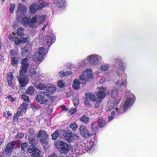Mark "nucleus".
<instances>
[{
    "label": "nucleus",
    "instance_id": "obj_1",
    "mask_svg": "<svg viewBox=\"0 0 157 157\" xmlns=\"http://www.w3.org/2000/svg\"><path fill=\"white\" fill-rule=\"evenodd\" d=\"M125 96L127 97L124 104L121 105L119 109L117 105L119 103L121 100V98L115 101L113 104L111 105L110 107H107L106 110L107 112L109 111L112 109H115L118 114L120 115L125 112L130 106L135 101V97L129 90H126L125 93Z\"/></svg>",
    "mask_w": 157,
    "mask_h": 157
},
{
    "label": "nucleus",
    "instance_id": "obj_2",
    "mask_svg": "<svg viewBox=\"0 0 157 157\" xmlns=\"http://www.w3.org/2000/svg\"><path fill=\"white\" fill-rule=\"evenodd\" d=\"M21 64V68L20 71L18 81L21 86L24 87L29 82L28 77L25 75V74L27 73V69L29 66L27 59L25 58L22 59Z\"/></svg>",
    "mask_w": 157,
    "mask_h": 157
},
{
    "label": "nucleus",
    "instance_id": "obj_3",
    "mask_svg": "<svg viewBox=\"0 0 157 157\" xmlns=\"http://www.w3.org/2000/svg\"><path fill=\"white\" fill-rule=\"evenodd\" d=\"M101 57L98 55H90L87 57L86 59L78 63V65L79 68L83 67L85 64L86 63L87 60L91 64L96 65L98 63L99 61H101Z\"/></svg>",
    "mask_w": 157,
    "mask_h": 157
},
{
    "label": "nucleus",
    "instance_id": "obj_4",
    "mask_svg": "<svg viewBox=\"0 0 157 157\" xmlns=\"http://www.w3.org/2000/svg\"><path fill=\"white\" fill-rule=\"evenodd\" d=\"M55 145L61 154H66L71 148L70 145L63 141L56 143L55 144Z\"/></svg>",
    "mask_w": 157,
    "mask_h": 157
},
{
    "label": "nucleus",
    "instance_id": "obj_5",
    "mask_svg": "<svg viewBox=\"0 0 157 157\" xmlns=\"http://www.w3.org/2000/svg\"><path fill=\"white\" fill-rule=\"evenodd\" d=\"M92 71L90 68L86 69L83 71L82 75L79 76V78L81 80L82 83L84 84L87 81L90 80L92 77Z\"/></svg>",
    "mask_w": 157,
    "mask_h": 157
},
{
    "label": "nucleus",
    "instance_id": "obj_6",
    "mask_svg": "<svg viewBox=\"0 0 157 157\" xmlns=\"http://www.w3.org/2000/svg\"><path fill=\"white\" fill-rule=\"evenodd\" d=\"M38 3L39 5L33 3L30 6L29 10L31 13H35L37 10H41L47 4V3L44 2L42 0H39Z\"/></svg>",
    "mask_w": 157,
    "mask_h": 157
},
{
    "label": "nucleus",
    "instance_id": "obj_7",
    "mask_svg": "<svg viewBox=\"0 0 157 157\" xmlns=\"http://www.w3.org/2000/svg\"><path fill=\"white\" fill-rule=\"evenodd\" d=\"M38 51V52H36L34 54L33 58L34 61L40 63L43 60V58L45 55V51L43 47L40 48Z\"/></svg>",
    "mask_w": 157,
    "mask_h": 157
},
{
    "label": "nucleus",
    "instance_id": "obj_8",
    "mask_svg": "<svg viewBox=\"0 0 157 157\" xmlns=\"http://www.w3.org/2000/svg\"><path fill=\"white\" fill-rule=\"evenodd\" d=\"M37 137L40 138V141L42 143L44 148L45 150L48 147V144L47 140L48 138V135L46 134L45 131H40L38 134Z\"/></svg>",
    "mask_w": 157,
    "mask_h": 157
},
{
    "label": "nucleus",
    "instance_id": "obj_9",
    "mask_svg": "<svg viewBox=\"0 0 157 157\" xmlns=\"http://www.w3.org/2000/svg\"><path fill=\"white\" fill-rule=\"evenodd\" d=\"M27 8L22 4H19L17 12V20H20V18L24 16L26 12Z\"/></svg>",
    "mask_w": 157,
    "mask_h": 157
},
{
    "label": "nucleus",
    "instance_id": "obj_10",
    "mask_svg": "<svg viewBox=\"0 0 157 157\" xmlns=\"http://www.w3.org/2000/svg\"><path fill=\"white\" fill-rule=\"evenodd\" d=\"M79 132L82 136L85 138H88L92 136L86 127L84 125H81L79 128Z\"/></svg>",
    "mask_w": 157,
    "mask_h": 157
},
{
    "label": "nucleus",
    "instance_id": "obj_11",
    "mask_svg": "<svg viewBox=\"0 0 157 157\" xmlns=\"http://www.w3.org/2000/svg\"><path fill=\"white\" fill-rule=\"evenodd\" d=\"M28 152L33 157H41L40 155V152L35 146L32 145L28 149Z\"/></svg>",
    "mask_w": 157,
    "mask_h": 157
},
{
    "label": "nucleus",
    "instance_id": "obj_12",
    "mask_svg": "<svg viewBox=\"0 0 157 157\" xmlns=\"http://www.w3.org/2000/svg\"><path fill=\"white\" fill-rule=\"evenodd\" d=\"M56 97V86L53 84H50V101H52Z\"/></svg>",
    "mask_w": 157,
    "mask_h": 157
},
{
    "label": "nucleus",
    "instance_id": "obj_13",
    "mask_svg": "<svg viewBox=\"0 0 157 157\" xmlns=\"http://www.w3.org/2000/svg\"><path fill=\"white\" fill-rule=\"evenodd\" d=\"M86 150L89 153H91L95 149L96 144L93 141L87 142L86 145Z\"/></svg>",
    "mask_w": 157,
    "mask_h": 157
},
{
    "label": "nucleus",
    "instance_id": "obj_14",
    "mask_svg": "<svg viewBox=\"0 0 157 157\" xmlns=\"http://www.w3.org/2000/svg\"><path fill=\"white\" fill-rule=\"evenodd\" d=\"M98 90H101L98 91L97 94L98 97V98H100L102 100L104 98L106 95V94L104 92L105 88L102 86H100L97 87Z\"/></svg>",
    "mask_w": 157,
    "mask_h": 157
},
{
    "label": "nucleus",
    "instance_id": "obj_15",
    "mask_svg": "<svg viewBox=\"0 0 157 157\" xmlns=\"http://www.w3.org/2000/svg\"><path fill=\"white\" fill-rule=\"evenodd\" d=\"M13 76L12 73H10L7 74L6 79L9 86L12 88H13L14 86L13 82Z\"/></svg>",
    "mask_w": 157,
    "mask_h": 157
},
{
    "label": "nucleus",
    "instance_id": "obj_16",
    "mask_svg": "<svg viewBox=\"0 0 157 157\" xmlns=\"http://www.w3.org/2000/svg\"><path fill=\"white\" fill-rule=\"evenodd\" d=\"M36 99V101L40 104H44L47 101L45 96L40 95H37Z\"/></svg>",
    "mask_w": 157,
    "mask_h": 157
},
{
    "label": "nucleus",
    "instance_id": "obj_17",
    "mask_svg": "<svg viewBox=\"0 0 157 157\" xmlns=\"http://www.w3.org/2000/svg\"><path fill=\"white\" fill-rule=\"evenodd\" d=\"M31 45L30 44H27L22 49L21 54L22 56H25L31 51Z\"/></svg>",
    "mask_w": 157,
    "mask_h": 157
},
{
    "label": "nucleus",
    "instance_id": "obj_18",
    "mask_svg": "<svg viewBox=\"0 0 157 157\" xmlns=\"http://www.w3.org/2000/svg\"><path fill=\"white\" fill-rule=\"evenodd\" d=\"M21 17L20 18V20L18 21H20L22 19L21 22L24 25L26 26H28L31 28V25H32L31 24V23L30 21V18L26 17L22 18Z\"/></svg>",
    "mask_w": 157,
    "mask_h": 157
},
{
    "label": "nucleus",
    "instance_id": "obj_19",
    "mask_svg": "<svg viewBox=\"0 0 157 157\" xmlns=\"http://www.w3.org/2000/svg\"><path fill=\"white\" fill-rule=\"evenodd\" d=\"M40 17V16L38 15H36L33 16L31 20V24L33 25H31V28H34L36 27L35 24L37 23H39L38 18Z\"/></svg>",
    "mask_w": 157,
    "mask_h": 157
},
{
    "label": "nucleus",
    "instance_id": "obj_20",
    "mask_svg": "<svg viewBox=\"0 0 157 157\" xmlns=\"http://www.w3.org/2000/svg\"><path fill=\"white\" fill-rule=\"evenodd\" d=\"M54 3L57 7L62 8L65 6V0H54Z\"/></svg>",
    "mask_w": 157,
    "mask_h": 157
},
{
    "label": "nucleus",
    "instance_id": "obj_21",
    "mask_svg": "<svg viewBox=\"0 0 157 157\" xmlns=\"http://www.w3.org/2000/svg\"><path fill=\"white\" fill-rule=\"evenodd\" d=\"M15 141H12L11 143L8 144L5 149L6 152L10 153L12 150L13 147L15 146Z\"/></svg>",
    "mask_w": 157,
    "mask_h": 157
},
{
    "label": "nucleus",
    "instance_id": "obj_22",
    "mask_svg": "<svg viewBox=\"0 0 157 157\" xmlns=\"http://www.w3.org/2000/svg\"><path fill=\"white\" fill-rule=\"evenodd\" d=\"M29 76L33 79H35L38 76V74L34 69H31L29 71Z\"/></svg>",
    "mask_w": 157,
    "mask_h": 157
},
{
    "label": "nucleus",
    "instance_id": "obj_23",
    "mask_svg": "<svg viewBox=\"0 0 157 157\" xmlns=\"http://www.w3.org/2000/svg\"><path fill=\"white\" fill-rule=\"evenodd\" d=\"M119 94V91L116 88L112 89L111 91V96L112 98H116Z\"/></svg>",
    "mask_w": 157,
    "mask_h": 157
},
{
    "label": "nucleus",
    "instance_id": "obj_24",
    "mask_svg": "<svg viewBox=\"0 0 157 157\" xmlns=\"http://www.w3.org/2000/svg\"><path fill=\"white\" fill-rule=\"evenodd\" d=\"M115 85L120 86H126L127 84L126 80H117L115 82Z\"/></svg>",
    "mask_w": 157,
    "mask_h": 157
},
{
    "label": "nucleus",
    "instance_id": "obj_25",
    "mask_svg": "<svg viewBox=\"0 0 157 157\" xmlns=\"http://www.w3.org/2000/svg\"><path fill=\"white\" fill-rule=\"evenodd\" d=\"M27 107L28 105L26 103H23L18 108V110L19 112L21 113L22 111L25 112L26 111Z\"/></svg>",
    "mask_w": 157,
    "mask_h": 157
},
{
    "label": "nucleus",
    "instance_id": "obj_26",
    "mask_svg": "<svg viewBox=\"0 0 157 157\" xmlns=\"http://www.w3.org/2000/svg\"><path fill=\"white\" fill-rule=\"evenodd\" d=\"M56 40V36L51 30L50 31V46L55 42Z\"/></svg>",
    "mask_w": 157,
    "mask_h": 157
},
{
    "label": "nucleus",
    "instance_id": "obj_27",
    "mask_svg": "<svg viewBox=\"0 0 157 157\" xmlns=\"http://www.w3.org/2000/svg\"><path fill=\"white\" fill-rule=\"evenodd\" d=\"M80 82L78 79H75L73 81V84L72 86L73 88L76 90L78 89L80 87Z\"/></svg>",
    "mask_w": 157,
    "mask_h": 157
},
{
    "label": "nucleus",
    "instance_id": "obj_28",
    "mask_svg": "<svg viewBox=\"0 0 157 157\" xmlns=\"http://www.w3.org/2000/svg\"><path fill=\"white\" fill-rule=\"evenodd\" d=\"M98 122L99 127L101 128L104 127L106 124V122L102 117H100L98 120Z\"/></svg>",
    "mask_w": 157,
    "mask_h": 157
},
{
    "label": "nucleus",
    "instance_id": "obj_29",
    "mask_svg": "<svg viewBox=\"0 0 157 157\" xmlns=\"http://www.w3.org/2000/svg\"><path fill=\"white\" fill-rule=\"evenodd\" d=\"M75 139L74 135L70 133H68L66 135V139L67 141L69 142L73 141Z\"/></svg>",
    "mask_w": 157,
    "mask_h": 157
},
{
    "label": "nucleus",
    "instance_id": "obj_30",
    "mask_svg": "<svg viewBox=\"0 0 157 157\" xmlns=\"http://www.w3.org/2000/svg\"><path fill=\"white\" fill-rule=\"evenodd\" d=\"M35 89L33 86H30L26 90V93L27 94L31 95L33 94Z\"/></svg>",
    "mask_w": 157,
    "mask_h": 157
},
{
    "label": "nucleus",
    "instance_id": "obj_31",
    "mask_svg": "<svg viewBox=\"0 0 157 157\" xmlns=\"http://www.w3.org/2000/svg\"><path fill=\"white\" fill-rule=\"evenodd\" d=\"M89 118L86 117L85 115H83L79 119L80 121L82 122L85 124H87L89 121Z\"/></svg>",
    "mask_w": 157,
    "mask_h": 157
},
{
    "label": "nucleus",
    "instance_id": "obj_32",
    "mask_svg": "<svg viewBox=\"0 0 157 157\" xmlns=\"http://www.w3.org/2000/svg\"><path fill=\"white\" fill-rule=\"evenodd\" d=\"M89 99L92 101H96L97 99L96 96L93 93H90L88 95Z\"/></svg>",
    "mask_w": 157,
    "mask_h": 157
},
{
    "label": "nucleus",
    "instance_id": "obj_33",
    "mask_svg": "<svg viewBox=\"0 0 157 157\" xmlns=\"http://www.w3.org/2000/svg\"><path fill=\"white\" fill-rule=\"evenodd\" d=\"M72 74L71 72H63L60 71L59 72V75L61 77H63L64 76H67L69 75H71Z\"/></svg>",
    "mask_w": 157,
    "mask_h": 157
},
{
    "label": "nucleus",
    "instance_id": "obj_34",
    "mask_svg": "<svg viewBox=\"0 0 157 157\" xmlns=\"http://www.w3.org/2000/svg\"><path fill=\"white\" fill-rule=\"evenodd\" d=\"M109 66L107 64H103L101 65L100 67V69L102 71H106L108 70Z\"/></svg>",
    "mask_w": 157,
    "mask_h": 157
},
{
    "label": "nucleus",
    "instance_id": "obj_35",
    "mask_svg": "<svg viewBox=\"0 0 157 157\" xmlns=\"http://www.w3.org/2000/svg\"><path fill=\"white\" fill-rule=\"evenodd\" d=\"M115 63L116 64H118L119 66L121 67L122 70L124 69L123 67V64L122 63L121 60L119 59H116L115 60Z\"/></svg>",
    "mask_w": 157,
    "mask_h": 157
},
{
    "label": "nucleus",
    "instance_id": "obj_36",
    "mask_svg": "<svg viewBox=\"0 0 157 157\" xmlns=\"http://www.w3.org/2000/svg\"><path fill=\"white\" fill-rule=\"evenodd\" d=\"M95 122H93L91 125L94 134H95L98 131V128L95 125Z\"/></svg>",
    "mask_w": 157,
    "mask_h": 157
},
{
    "label": "nucleus",
    "instance_id": "obj_37",
    "mask_svg": "<svg viewBox=\"0 0 157 157\" xmlns=\"http://www.w3.org/2000/svg\"><path fill=\"white\" fill-rule=\"evenodd\" d=\"M46 18V15L40 16V17L38 18L39 24H41L45 20Z\"/></svg>",
    "mask_w": 157,
    "mask_h": 157
},
{
    "label": "nucleus",
    "instance_id": "obj_38",
    "mask_svg": "<svg viewBox=\"0 0 157 157\" xmlns=\"http://www.w3.org/2000/svg\"><path fill=\"white\" fill-rule=\"evenodd\" d=\"M102 101V100L100 98H97V99L94 104V107L98 109L99 108Z\"/></svg>",
    "mask_w": 157,
    "mask_h": 157
},
{
    "label": "nucleus",
    "instance_id": "obj_39",
    "mask_svg": "<svg viewBox=\"0 0 157 157\" xmlns=\"http://www.w3.org/2000/svg\"><path fill=\"white\" fill-rule=\"evenodd\" d=\"M17 33L18 35L22 36L23 35V29L21 27L19 28L17 30Z\"/></svg>",
    "mask_w": 157,
    "mask_h": 157
},
{
    "label": "nucleus",
    "instance_id": "obj_40",
    "mask_svg": "<svg viewBox=\"0 0 157 157\" xmlns=\"http://www.w3.org/2000/svg\"><path fill=\"white\" fill-rule=\"evenodd\" d=\"M70 127L73 131H75L77 127V125L76 123H74L71 124Z\"/></svg>",
    "mask_w": 157,
    "mask_h": 157
},
{
    "label": "nucleus",
    "instance_id": "obj_41",
    "mask_svg": "<svg viewBox=\"0 0 157 157\" xmlns=\"http://www.w3.org/2000/svg\"><path fill=\"white\" fill-rule=\"evenodd\" d=\"M57 85L60 88L63 87L65 85V83L62 80H60L57 82Z\"/></svg>",
    "mask_w": 157,
    "mask_h": 157
},
{
    "label": "nucleus",
    "instance_id": "obj_42",
    "mask_svg": "<svg viewBox=\"0 0 157 157\" xmlns=\"http://www.w3.org/2000/svg\"><path fill=\"white\" fill-rule=\"evenodd\" d=\"M21 113L19 112L18 110L17 112L15 113L13 116V120L14 121H16L17 120L18 117L21 115Z\"/></svg>",
    "mask_w": 157,
    "mask_h": 157
},
{
    "label": "nucleus",
    "instance_id": "obj_43",
    "mask_svg": "<svg viewBox=\"0 0 157 157\" xmlns=\"http://www.w3.org/2000/svg\"><path fill=\"white\" fill-rule=\"evenodd\" d=\"M11 64L13 66H16L17 65V61L16 58L13 57L12 58Z\"/></svg>",
    "mask_w": 157,
    "mask_h": 157
},
{
    "label": "nucleus",
    "instance_id": "obj_44",
    "mask_svg": "<svg viewBox=\"0 0 157 157\" xmlns=\"http://www.w3.org/2000/svg\"><path fill=\"white\" fill-rule=\"evenodd\" d=\"M59 135L58 132L56 131L52 135V140H55L58 137Z\"/></svg>",
    "mask_w": 157,
    "mask_h": 157
},
{
    "label": "nucleus",
    "instance_id": "obj_45",
    "mask_svg": "<svg viewBox=\"0 0 157 157\" xmlns=\"http://www.w3.org/2000/svg\"><path fill=\"white\" fill-rule=\"evenodd\" d=\"M7 98L11 102L15 101L16 100V98L13 97L11 95L8 96L7 97Z\"/></svg>",
    "mask_w": 157,
    "mask_h": 157
},
{
    "label": "nucleus",
    "instance_id": "obj_46",
    "mask_svg": "<svg viewBox=\"0 0 157 157\" xmlns=\"http://www.w3.org/2000/svg\"><path fill=\"white\" fill-rule=\"evenodd\" d=\"M21 97V98L26 102H28L29 101V97L25 94H23L22 95Z\"/></svg>",
    "mask_w": 157,
    "mask_h": 157
},
{
    "label": "nucleus",
    "instance_id": "obj_47",
    "mask_svg": "<svg viewBox=\"0 0 157 157\" xmlns=\"http://www.w3.org/2000/svg\"><path fill=\"white\" fill-rule=\"evenodd\" d=\"M15 5L14 4H11L10 5L9 10L11 13H12L15 9Z\"/></svg>",
    "mask_w": 157,
    "mask_h": 157
},
{
    "label": "nucleus",
    "instance_id": "obj_48",
    "mask_svg": "<svg viewBox=\"0 0 157 157\" xmlns=\"http://www.w3.org/2000/svg\"><path fill=\"white\" fill-rule=\"evenodd\" d=\"M28 146V144L26 143H23L21 144V149L24 150H25Z\"/></svg>",
    "mask_w": 157,
    "mask_h": 157
},
{
    "label": "nucleus",
    "instance_id": "obj_49",
    "mask_svg": "<svg viewBox=\"0 0 157 157\" xmlns=\"http://www.w3.org/2000/svg\"><path fill=\"white\" fill-rule=\"evenodd\" d=\"M37 87L40 90H44L46 88L45 85L42 84H39Z\"/></svg>",
    "mask_w": 157,
    "mask_h": 157
},
{
    "label": "nucleus",
    "instance_id": "obj_50",
    "mask_svg": "<svg viewBox=\"0 0 157 157\" xmlns=\"http://www.w3.org/2000/svg\"><path fill=\"white\" fill-rule=\"evenodd\" d=\"M14 41L15 44L17 45H18L19 43L21 42V40H19L17 37H14V40H13Z\"/></svg>",
    "mask_w": 157,
    "mask_h": 157
},
{
    "label": "nucleus",
    "instance_id": "obj_51",
    "mask_svg": "<svg viewBox=\"0 0 157 157\" xmlns=\"http://www.w3.org/2000/svg\"><path fill=\"white\" fill-rule=\"evenodd\" d=\"M42 93L43 94H44L45 96H46L48 97L49 96V91L48 90V89H46V90H44L42 92Z\"/></svg>",
    "mask_w": 157,
    "mask_h": 157
},
{
    "label": "nucleus",
    "instance_id": "obj_52",
    "mask_svg": "<svg viewBox=\"0 0 157 157\" xmlns=\"http://www.w3.org/2000/svg\"><path fill=\"white\" fill-rule=\"evenodd\" d=\"M24 136V134L22 133H19L16 136V138L17 139H21Z\"/></svg>",
    "mask_w": 157,
    "mask_h": 157
},
{
    "label": "nucleus",
    "instance_id": "obj_53",
    "mask_svg": "<svg viewBox=\"0 0 157 157\" xmlns=\"http://www.w3.org/2000/svg\"><path fill=\"white\" fill-rule=\"evenodd\" d=\"M9 53L12 56H14L16 53V52L13 50H11L10 51Z\"/></svg>",
    "mask_w": 157,
    "mask_h": 157
},
{
    "label": "nucleus",
    "instance_id": "obj_54",
    "mask_svg": "<svg viewBox=\"0 0 157 157\" xmlns=\"http://www.w3.org/2000/svg\"><path fill=\"white\" fill-rule=\"evenodd\" d=\"M76 111V109L75 108H71L69 112V113L70 114H72L75 112Z\"/></svg>",
    "mask_w": 157,
    "mask_h": 157
},
{
    "label": "nucleus",
    "instance_id": "obj_55",
    "mask_svg": "<svg viewBox=\"0 0 157 157\" xmlns=\"http://www.w3.org/2000/svg\"><path fill=\"white\" fill-rule=\"evenodd\" d=\"M28 139L29 140V143L30 144H34V138L30 137Z\"/></svg>",
    "mask_w": 157,
    "mask_h": 157
},
{
    "label": "nucleus",
    "instance_id": "obj_56",
    "mask_svg": "<svg viewBox=\"0 0 157 157\" xmlns=\"http://www.w3.org/2000/svg\"><path fill=\"white\" fill-rule=\"evenodd\" d=\"M28 41V38L26 37H23L21 39V41L22 43H25Z\"/></svg>",
    "mask_w": 157,
    "mask_h": 157
},
{
    "label": "nucleus",
    "instance_id": "obj_57",
    "mask_svg": "<svg viewBox=\"0 0 157 157\" xmlns=\"http://www.w3.org/2000/svg\"><path fill=\"white\" fill-rule=\"evenodd\" d=\"M73 102L74 105L75 106L78 105V100L77 99H75L74 100Z\"/></svg>",
    "mask_w": 157,
    "mask_h": 157
},
{
    "label": "nucleus",
    "instance_id": "obj_58",
    "mask_svg": "<svg viewBox=\"0 0 157 157\" xmlns=\"http://www.w3.org/2000/svg\"><path fill=\"white\" fill-rule=\"evenodd\" d=\"M61 108L62 109L63 111H65L66 112L67 111L68 109L67 108L65 107V106L64 105H62L61 106Z\"/></svg>",
    "mask_w": 157,
    "mask_h": 157
},
{
    "label": "nucleus",
    "instance_id": "obj_59",
    "mask_svg": "<svg viewBox=\"0 0 157 157\" xmlns=\"http://www.w3.org/2000/svg\"><path fill=\"white\" fill-rule=\"evenodd\" d=\"M114 117L112 116H108V119L109 121H110L114 119Z\"/></svg>",
    "mask_w": 157,
    "mask_h": 157
},
{
    "label": "nucleus",
    "instance_id": "obj_60",
    "mask_svg": "<svg viewBox=\"0 0 157 157\" xmlns=\"http://www.w3.org/2000/svg\"><path fill=\"white\" fill-rule=\"evenodd\" d=\"M105 81V79L104 78H102L100 80V82L101 84H103Z\"/></svg>",
    "mask_w": 157,
    "mask_h": 157
},
{
    "label": "nucleus",
    "instance_id": "obj_61",
    "mask_svg": "<svg viewBox=\"0 0 157 157\" xmlns=\"http://www.w3.org/2000/svg\"><path fill=\"white\" fill-rule=\"evenodd\" d=\"M14 37H13L12 34L9 35V39L11 40H13Z\"/></svg>",
    "mask_w": 157,
    "mask_h": 157
},
{
    "label": "nucleus",
    "instance_id": "obj_62",
    "mask_svg": "<svg viewBox=\"0 0 157 157\" xmlns=\"http://www.w3.org/2000/svg\"><path fill=\"white\" fill-rule=\"evenodd\" d=\"M50 157H57V156L56 154L53 153L50 155Z\"/></svg>",
    "mask_w": 157,
    "mask_h": 157
},
{
    "label": "nucleus",
    "instance_id": "obj_63",
    "mask_svg": "<svg viewBox=\"0 0 157 157\" xmlns=\"http://www.w3.org/2000/svg\"><path fill=\"white\" fill-rule=\"evenodd\" d=\"M20 142H15V145H16L17 147H18L20 146Z\"/></svg>",
    "mask_w": 157,
    "mask_h": 157
},
{
    "label": "nucleus",
    "instance_id": "obj_64",
    "mask_svg": "<svg viewBox=\"0 0 157 157\" xmlns=\"http://www.w3.org/2000/svg\"><path fill=\"white\" fill-rule=\"evenodd\" d=\"M32 108L34 110H37L38 109V107H36V106H35L34 105L32 107Z\"/></svg>",
    "mask_w": 157,
    "mask_h": 157
}]
</instances>
